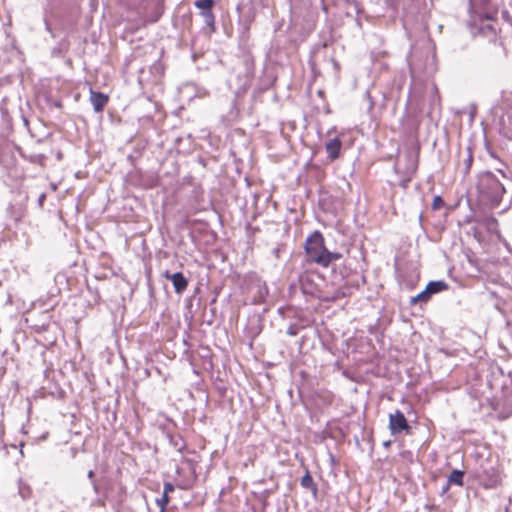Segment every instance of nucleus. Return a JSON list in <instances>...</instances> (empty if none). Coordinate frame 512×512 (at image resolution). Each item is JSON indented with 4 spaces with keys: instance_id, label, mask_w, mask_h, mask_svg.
<instances>
[{
    "instance_id": "nucleus-12",
    "label": "nucleus",
    "mask_w": 512,
    "mask_h": 512,
    "mask_svg": "<svg viewBox=\"0 0 512 512\" xmlns=\"http://www.w3.org/2000/svg\"><path fill=\"white\" fill-rule=\"evenodd\" d=\"M499 132L504 137L512 139V111H506L499 119Z\"/></svg>"
},
{
    "instance_id": "nucleus-39",
    "label": "nucleus",
    "mask_w": 512,
    "mask_h": 512,
    "mask_svg": "<svg viewBox=\"0 0 512 512\" xmlns=\"http://www.w3.org/2000/svg\"><path fill=\"white\" fill-rule=\"evenodd\" d=\"M49 323H42L40 326H37V331H46L48 329Z\"/></svg>"
},
{
    "instance_id": "nucleus-36",
    "label": "nucleus",
    "mask_w": 512,
    "mask_h": 512,
    "mask_svg": "<svg viewBox=\"0 0 512 512\" xmlns=\"http://www.w3.org/2000/svg\"><path fill=\"white\" fill-rule=\"evenodd\" d=\"M87 478L90 480V483L93 482V480H97L95 477V472L93 470L88 471Z\"/></svg>"
},
{
    "instance_id": "nucleus-25",
    "label": "nucleus",
    "mask_w": 512,
    "mask_h": 512,
    "mask_svg": "<svg viewBox=\"0 0 512 512\" xmlns=\"http://www.w3.org/2000/svg\"><path fill=\"white\" fill-rule=\"evenodd\" d=\"M267 295H268V287H267L266 283H260L258 285V300H259V302H264Z\"/></svg>"
},
{
    "instance_id": "nucleus-22",
    "label": "nucleus",
    "mask_w": 512,
    "mask_h": 512,
    "mask_svg": "<svg viewBox=\"0 0 512 512\" xmlns=\"http://www.w3.org/2000/svg\"><path fill=\"white\" fill-rule=\"evenodd\" d=\"M215 3V0H196L194 6L200 11H210L213 10Z\"/></svg>"
},
{
    "instance_id": "nucleus-35",
    "label": "nucleus",
    "mask_w": 512,
    "mask_h": 512,
    "mask_svg": "<svg viewBox=\"0 0 512 512\" xmlns=\"http://www.w3.org/2000/svg\"><path fill=\"white\" fill-rule=\"evenodd\" d=\"M329 461H330V464L331 466H336L337 465V460H336V457L334 456L333 453L329 452Z\"/></svg>"
},
{
    "instance_id": "nucleus-44",
    "label": "nucleus",
    "mask_w": 512,
    "mask_h": 512,
    "mask_svg": "<svg viewBox=\"0 0 512 512\" xmlns=\"http://www.w3.org/2000/svg\"><path fill=\"white\" fill-rule=\"evenodd\" d=\"M159 512H168V508L159 509Z\"/></svg>"
},
{
    "instance_id": "nucleus-20",
    "label": "nucleus",
    "mask_w": 512,
    "mask_h": 512,
    "mask_svg": "<svg viewBox=\"0 0 512 512\" xmlns=\"http://www.w3.org/2000/svg\"><path fill=\"white\" fill-rule=\"evenodd\" d=\"M417 83H414L410 86L407 105L418 104L419 100L422 98L421 92L417 91Z\"/></svg>"
},
{
    "instance_id": "nucleus-24",
    "label": "nucleus",
    "mask_w": 512,
    "mask_h": 512,
    "mask_svg": "<svg viewBox=\"0 0 512 512\" xmlns=\"http://www.w3.org/2000/svg\"><path fill=\"white\" fill-rule=\"evenodd\" d=\"M440 101V95L438 88L435 84L431 87V97H430V105L433 107L434 105L438 104Z\"/></svg>"
},
{
    "instance_id": "nucleus-31",
    "label": "nucleus",
    "mask_w": 512,
    "mask_h": 512,
    "mask_svg": "<svg viewBox=\"0 0 512 512\" xmlns=\"http://www.w3.org/2000/svg\"><path fill=\"white\" fill-rule=\"evenodd\" d=\"M365 97H366V99L368 100V103H369L368 111H371L373 109L374 105H375V102H374V100H373L369 90L366 91Z\"/></svg>"
},
{
    "instance_id": "nucleus-41",
    "label": "nucleus",
    "mask_w": 512,
    "mask_h": 512,
    "mask_svg": "<svg viewBox=\"0 0 512 512\" xmlns=\"http://www.w3.org/2000/svg\"><path fill=\"white\" fill-rule=\"evenodd\" d=\"M183 344H184L185 346H187V347H189V346H190V344L188 343V341H187L186 339H184V340H183Z\"/></svg>"
},
{
    "instance_id": "nucleus-11",
    "label": "nucleus",
    "mask_w": 512,
    "mask_h": 512,
    "mask_svg": "<svg viewBox=\"0 0 512 512\" xmlns=\"http://www.w3.org/2000/svg\"><path fill=\"white\" fill-rule=\"evenodd\" d=\"M7 216L14 223H18L26 214V206L23 203H11L6 209Z\"/></svg>"
},
{
    "instance_id": "nucleus-34",
    "label": "nucleus",
    "mask_w": 512,
    "mask_h": 512,
    "mask_svg": "<svg viewBox=\"0 0 512 512\" xmlns=\"http://www.w3.org/2000/svg\"><path fill=\"white\" fill-rule=\"evenodd\" d=\"M45 200H46V194H45V193H41V194L39 195V197H38V201H37V202H38V206H39L40 208H42V207H43V204H44V201H45Z\"/></svg>"
},
{
    "instance_id": "nucleus-38",
    "label": "nucleus",
    "mask_w": 512,
    "mask_h": 512,
    "mask_svg": "<svg viewBox=\"0 0 512 512\" xmlns=\"http://www.w3.org/2000/svg\"><path fill=\"white\" fill-rule=\"evenodd\" d=\"M450 486L451 485H448V481H446L445 485L441 489L440 495L446 494L449 491Z\"/></svg>"
},
{
    "instance_id": "nucleus-48",
    "label": "nucleus",
    "mask_w": 512,
    "mask_h": 512,
    "mask_svg": "<svg viewBox=\"0 0 512 512\" xmlns=\"http://www.w3.org/2000/svg\"><path fill=\"white\" fill-rule=\"evenodd\" d=\"M20 493H21V495H22V498H25V497H26V496L23 494V492H22V488H20Z\"/></svg>"
},
{
    "instance_id": "nucleus-17",
    "label": "nucleus",
    "mask_w": 512,
    "mask_h": 512,
    "mask_svg": "<svg viewBox=\"0 0 512 512\" xmlns=\"http://www.w3.org/2000/svg\"><path fill=\"white\" fill-rule=\"evenodd\" d=\"M407 158L409 161V167H407L405 171L406 178L402 179L400 182V186L403 188L408 186V183L412 179V175L416 172L417 169V160L413 159L411 155H408Z\"/></svg>"
},
{
    "instance_id": "nucleus-6",
    "label": "nucleus",
    "mask_w": 512,
    "mask_h": 512,
    "mask_svg": "<svg viewBox=\"0 0 512 512\" xmlns=\"http://www.w3.org/2000/svg\"><path fill=\"white\" fill-rule=\"evenodd\" d=\"M389 430L392 435L405 433L411 434V426L409 425L404 413L396 410L394 413L389 414Z\"/></svg>"
},
{
    "instance_id": "nucleus-45",
    "label": "nucleus",
    "mask_w": 512,
    "mask_h": 512,
    "mask_svg": "<svg viewBox=\"0 0 512 512\" xmlns=\"http://www.w3.org/2000/svg\"><path fill=\"white\" fill-rule=\"evenodd\" d=\"M54 105H55L56 107H58V108H60V107L62 106L60 102H55V104H54Z\"/></svg>"
},
{
    "instance_id": "nucleus-47",
    "label": "nucleus",
    "mask_w": 512,
    "mask_h": 512,
    "mask_svg": "<svg viewBox=\"0 0 512 512\" xmlns=\"http://www.w3.org/2000/svg\"><path fill=\"white\" fill-rule=\"evenodd\" d=\"M61 157H62V154H61V152H59V153L57 154V158L60 160V159H61Z\"/></svg>"
},
{
    "instance_id": "nucleus-16",
    "label": "nucleus",
    "mask_w": 512,
    "mask_h": 512,
    "mask_svg": "<svg viewBox=\"0 0 512 512\" xmlns=\"http://www.w3.org/2000/svg\"><path fill=\"white\" fill-rule=\"evenodd\" d=\"M300 484L304 489L311 491V493L313 494L314 497L317 496L318 486L315 483V481L308 469H306L305 474L302 476Z\"/></svg>"
},
{
    "instance_id": "nucleus-15",
    "label": "nucleus",
    "mask_w": 512,
    "mask_h": 512,
    "mask_svg": "<svg viewBox=\"0 0 512 512\" xmlns=\"http://www.w3.org/2000/svg\"><path fill=\"white\" fill-rule=\"evenodd\" d=\"M19 155L22 159L25 161H28L33 164H37L40 166L45 165V161L47 157L44 154L41 153H28L26 150L19 148L18 149Z\"/></svg>"
},
{
    "instance_id": "nucleus-49",
    "label": "nucleus",
    "mask_w": 512,
    "mask_h": 512,
    "mask_svg": "<svg viewBox=\"0 0 512 512\" xmlns=\"http://www.w3.org/2000/svg\"><path fill=\"white\" fill-rule=\"evenodd\" d=\"M128 159L132 161V160H133L132 155H129V156H128Z\"/></svg>"
},
{
    "instance_id": "nucleus-30",
    "label": "nucleus",
    "mask_w": 512,
    "mask_h": 512,
    "mask_svg": "<svg viewBox=\"0 0 512 512\" xmlns=\"http://www.w3.org/2000/svg\"><path fill=\"white\" fill-rule=\"evenodd\" d=\"M502 19L512 26V11L510 8L502 11Z\"/></svg>"
},
{
    "instance_id": "nucleus-3",
    "label": "nucleus",
    "mask_w": 512,
    "mask_h": 512,
    "mask_svg": "<svg viewBox=\"0 0 512 512\" xmlns=\"http://www.w3.org/2000/svg\"><path fill=\"white\" fill-rule=\"evenodd\" d=\"M476 189L480 201L496 207L505 193V187L491 171L480 172L477 176Z\"/></svg>"
},
{
    "instance_id": "nucleus-18",
    "label": "nucleus",
    "mask_w": 512,
    "mask_h": 512,
    "mask_svg": "<svg viewBox=\"0 0 512 512\" xmlns=\"http://www.w3.org/2000/svg\"><path fill=\"white\" fill-rule=\"evenodd\" d=\"M464 474L463 470L454 469L448 476V485H457L462 487L464 485Z\"/></svg>"
},
{
    "instance_id": "nucleus-32",
    "label": "nucleus",
    "mask_w": 512,
    "mask_h": 512,
    "mask_svg": "<svg viewBox=\"0 0 512 512\" xmlns=\"http://www.w3.org/2000/svg\"><path fill=\"white\" fill-rule=\"evenodd\" d=\"M91 485H92L94 493L96 495H99L100 494V485L98 483V480H93V482H91Z\"/></svg>"
},
{
    "instance_id": "nucleus-29",
    "label": "nucleus",
    "mask_w": 512,
    "mask_h": 512,
    "mask_svg": "<svg viewBox=\"0 0 512 512\" xmlns=\"http://www.w3.org/2000/svg\"><path fill=\"white\" fill-rule=\"evenodd\" d=\"M174 490H175L174 484H172L171 482H164L162 494H166L167 496H169V494L172 493Z\"/></svg>"
},
{
    "instance_id": "nucleus-5",
    "label": "nucleus",
    "mask_w": 512,
    "mask_h": 512,
    "mask_svg": "<svg viewBox=\"0 0 512 512\" xmlns=\"http://www.w3.org/2000/svg\"><path fill=\"white\" fill-rule=\"evenodd\" d=\"M448 287V284L444 280L430 281L424 290L410 299V305L427 303L434 294L447 290Z\"/></svg>"
},
{
    "instance_id": "nucleus-1",
    "label": "nucleus",
    "mask_w": 512,
    "mask_h": 512,
    "mask_svg": "<svg viewBox=\"0 0 512 512\" xmlns=\"http://www.w3.org/2000/svg\"><path fill=\"white\" fill-rule=\"evenodd\" d=\"M334 261L330 265L331 269V283L335 287L332 294H327L323 297V301L334 302L338 299L350 296L353 290L358 289L360 285L365 283V276L352 267V260L349 258Z\"/></svg>"
},
{
    "instance_id": "nucleus-43",
    "label": "nucleus",
    "mask_w": 512,
    "mask_h": 512,
    "mask_svg": "<svg viewBox=\"0 0 512 512\" xmlns=\"http://www.w3.org/2000/svg\"><path fill=\"white\" fill-rule=\"evenodd\" d=\"M327 45H328V40H325V41L322 43V46H323V47H327Z\"/></svg>"
},
{
    "instance_id": "nucleus-14",
    "label": "nucleus",
    "mask_w": 512,
    "mask_h": 512,
    "mask_svg": "<svg viewBox=\"0 0 512 512\" xmlns=\"http://www.w3.org/2000/svg\"><path fill=\"white\" fill-rule=\"evenodd\" d=\"M342 143L338 137L330 139L326 145L325 149L328 154V158L331 161H334L339 158L341 152Z\"/></svg>"
},
{
    "instance_id": "nucleus-40",
    "label": "nucleus",
    "mask_w": 512,
    "mask_h": 512,
    "mask_svg": "<svg viewBox=\"0 0 512 512\" xmlns=\"http://www.w3.org/2000/svg\"><path fill=\"white\" fill-rule=\"evenodd\" d=\"M317 94H318V96L323 97L324 96V91L323 90H318Z\"/></svg>"
},
{
    "instance_id": "nucleus-10",
    "label": "nucleus",
    "mask_w": 512,
    "mask_h": 512,
    "mask_svg": "<svg viewBox=\"0 0 512 512\" xmlns=\"http://www.w3.org/2000/svg\"><path fill=\"white\" fill-rule=\"evenodd\" d=\"M109 101L107 94L93 89L90 90V102L96 113L102 112Z\"/></svg>"
},
{
    "instance_id": "nucleus-13",
    "label": "nucleus",
    "mask_w": 512,
    "mask_h": 512,
    "mask_svg": "<svg viewBox=\"0 0 512 512\" xmlns=\"http://www.w3.org/2000/svg\"><path fill=\"white\" fill-rule=\"evenodd\" d=\"M493 410L496 412V418L500 421L509 419L512 416V403L508 400L498 402Z\"/></svg>"
},
{
    "instance_id": "nucleus-27",
    "label": "nucleus",
    "mask_w": 512,
    "mask_h": 512,
    "mask_svg": "<svg viewBox=\"0 0 512 512\" xmlns=\"http://www.w3.org/2000/svg\"><path fill=\"white\" fill-rule=\"evenodd\" d=\"M444 205H445V202L440 195L434 196L433 201H432V209L433 210H439Z\"/></svg>"
},
{
    "instance_id": "nucleus-9",
    "label": "nucleus",
    "mask_w": 512,
    "mask_h": 512,
    "mask_svg": "<svg viewBox=\"0 0 512 512\" xmlns=\"http://www.w3.org/2000/svg\"><path fill=\"white\" fill-rule=\"evenodd\" d=\"M159 429L165 435L170 445L177 451L182 452L186 448V443L180 434L174 433L169 424H160Z\"/></svg>"
},
{
    "instance_id": "nucleus-42",
    "label": "nucleus",
    "mask_w": 512,
    "mask_h": 512,
    "mask_svg": "<svg viewBox=\"0 0 512 512\" xmlns=\"http://www.w3.org/2000/svg\"><path fill=\"white\" fill-rule=\"evenodd\" d=\"M390 443H391L390 441H386V442H384V443H383V445H384L385 447H388V446H390Z\"/></svg>"
},
{
    "instance_id": "nucleus-7",
    "label": "nucleus",
    "mask_w": 512,
    "mask_h": 512,
    "mask_svg": "<svg viewBox=\"0 0 512 512\" xmlns=\"http://www.w3.org/2000/svg\"><path fill=\"white\" fill-rule=\"evenodd\" d=\"M161 276L172 282L176 294L181 295L186 291L189 280L182 272H170L169 270H165L161 273Z\"/></svg>"
},
{
    "instance_id": "nucleus-33",
    "label": "nucleus",
    "mask_w": 512,
    "mask_h": 512,
    "mask_svg": "<svg viewBox=\"0 0 512 512\" xmlns=\"http://www.w3.org/2000/svg\"><path fill=\"white\" fill-rule=\"evenodd\" d=\"M44 24H45V30L47 32H49L52 37H55L54 32H53V30L51 28V25H50V23H49V21L47 19H44Z\"/></svg>"
},
{
    "instance_id": "nucleus-46",
    "label": "nucleus",
    "mask_w": 512,
    "mask_h": 512,
    "mask_svg": "<svg viewBox=\"0 0 512 512\" xmlns=\"http://www.w3.org/2000/svg\"><path fill=\"white\" fill-rule=\"evenodd\" d=\"M248 29H249V24L247 23V24H245V26H244V30H245V31H248Z\"/></svg>"
},
{
    "instance_id": "nucleus-26",
    "label": "nucleus",
    "mask_w": 512,
    "mask_h": 512,
    "mask_svg": "<svg viewBox=\"0 0 512 512\" xmlns=\"http://www.w3.org/2000/svg\"><path fill=\"white\" fill-rule=\"evenodd\" d=\"M170 502V497L166 494H162L161 497L156 498L155 503L159 507V509L162 508H168V504Z\"/></svg>"
},
{
    "instance_id": "nucleus-21",
    "label": "nucleus",
    "mask_w": 512,
    "mask_h": 512,
    "mask_svg": "<svg viewBox=\"0 0 512 512\" xmlns=\"http://www.w3.org/2000/svg\"><path fill=\"white\" fill-rule=\"evenodd\" d=\"M200 15L203 18L204 23L208 26L211 31L215 32V15L213 10L210 11H200Z\"/></svg>"
},
{
    "instance_id": "nucleus-2",
    "label": "nucleus",
    "mask_w": 512,
    "mask_h": 512,
    "mask_svg": "<svg viewBox=\"0 0 512 512\" xmlns=\"http://www.w3.org/2000/svg\"><path fill=\"white\" fill-rule=\"evenodd\" d=\"M304 251L312 262L322 267H329L332 262L340 261L343 258L342 253L330 252L326 248L324 237L318 230L306 238Z\"/></svg>"
},
{
    "instance_id": "nucleus-4",
    "label": "nucleus",
    "mask_w": 512,
    "mask_h": 512,
    "mask_svg": "<svg viewBox=\"0 0 512 512\" xmlns=\"http://www.w3.org/2000/svg\"><path fill=\"white\" fill-rule=\"evenodd\" d=\"M474 475L487 489L495 488L501 481L498 469L489 462L481 463Z\"/></svg>"
},
{
    "instance_id": "nucleus-19",
    "label": "nucleus",
    "mask_w": 512,
    "mask_h": 512,
    "mask_svg": "<svg viewBox=\"0 0 512 512\" xmlns=\"http://www.w3.org/2000/svg\"><path fill=\"white\" fill-rule=\"evenodd\" d=\"M466 151H467V156L463 160V164H462V168H461V172L463 174V177H466L469 174L470 169H471L472 164H473V151H472V147L468 146L466 148Z\"/></svg>"
},
{
    "instance_id": "nucleus-50",
    "label": "nucleus",
    "mask_w": 512,
    "mask_h": 512,
    "mask_svg": "<svg viewBox=\"0 0 512 512\" xmlns=\"http://www.w3.org/2000/svg\"><path fill=\"white\" fill-rule=\"evenodd\" d=\"M184 354H185V355H188V354H189V351H188V350H185Z\"/></svg>"
},
{
    "instance_id": "nucleus-23",
    "label": "nucleus",
    "mask_w": 512,
    "mask_h": 512,
    "mask_svg": "<svg viewBox=\"0 0 512 512\" xmlns=\"http://www.w3.org/2000/svg\"><path fill=\"white\" fill-rule=\"evenodd\" d=\"M128 9L138 10L142 8L147 0H120Z\"/></svg>"
},
{
    "instance_id": "nucleus-8",
    "label": "nucleus",
    "mask_w": 512,
    "mask_h": 512,
    "mask_svg": "<svg viewBox=\"0 0 512 512\" xmlns=\"http://www.w3.org/2000/svg\"><path fill=\"white\" fill-rule=\"evenodd\" d=\"M298 282H299L300 290L303 293V295L318 297L323 300V296L317 294L318 289L314 282L313 276H311L307 273H303L299 276ZM325 296L326 295H324V297Z\"/></svg>"
},
{
    "instance_id": "nucleus-28",
    "label": "nucleus",
    "mask_w": 512,
    "mask_h": 512,
    "mask_svg": "<svg viewBox=\"0 0 512 512\" xmlns=\"http://www.w3.org/2000/svg\"><path fill=\"white\" fill-rule=\"evenodd\" d=\"M301 328H302V327H300V326H299V325H297V324H290V325L288 326V328H287L286 333H287L289 336H296V335L299 333V331H300V329H301Z\"/></svg>"
},
{
    "instance_id": "nucleus-37",
    "label": "nucleus",
    "mask_w": 512,
    "mask_h": 512,
    "mask_svg": "<svg viewBox=\"0 0 512 512\" xmlns=\"http://www.w3.org/2000/svg\"><path fill=\"white\" fill-rule=\"evenodd\" d=\"M280 251H281V246H277L275 248L272 249V254L276 257V258H279L280 256Z\"/></svg>"
}]
</instances>
